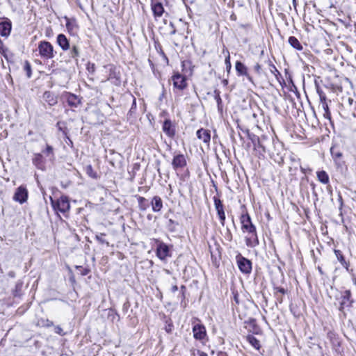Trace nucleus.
<instances>
[{
	"label": "nucleus",
	"mask_w": 356,
	"mask_h": 356,
	"mask_svg": "<svg viewBox=\"0 0 356 356\" xmlns=\"http://www.w3.org/2000/svg\"><path fill=\"white\" fill-rule=\"evenodd\" d=\"M156 243L157 244L156 250V256L161 261H166L168 257H171L169 246L159 239H156Z\"/></svg>",
	"instance_id": "obj_5"
},
{
	"label": "nucleus",
	"mask_w": 356,
	"mask_h": 356,
	"mask_svg": "<svg viewBox=\"0 0 356 356\" xmlns=\"http://www.w3.org/2000/svg\"><path fill=\"white\" fill-rule=\"evenodd\" d=\"M38 325L42 327H49L53 326L54 323L51 321L47 318H40L38 321Z\"/></svg>",
	"instance_id": "obj_32"
},
{
	"label": "nucleus",
	"mask_w": 356,
	"mask_h": 356,
	"mask_svg": "<svg viewBox=\"0 0 356 356\" xmlns=\"http://www.w3.org/2000/svg\"><path fill=\"white\" fill-rule=\"evenodd\" d=\"M214 93H215V99L217 102L218 106H220V105L222 103V99H221V97L220 96V92L218 91V90H215Z\"/></svg>",
	"instance_id": "obj_39"
},
{
	"label": "nucleus",
	"mask_w": 356,
	"mask_h": 356,
	"mask_svg": "<svg viewBox=\"0 0 356 356\" xmlns=\"http://www.w3.org/2000/svg\"><path fill=\"white\" fill-rule=\"evenodd\" d=\"M60 124H61V123H60V122H58L57 123V126L58 127V129H59L60 130H62V127H60Z\"/></svg>",
	"instance_id": "obj_55"
},
{
	"label": "nucleus",
	"mask_w": 356,
	"mask_h": 356,
	"mask_svg": "<svg viewBox=\"0 0 356 356\" xmlns=\"http://www.w3.org/2000/svg\"><path fill=\"white\" fill-rule=\"evenodd\" d=\"M165 272H166L168 274H170V270H165Z\"/></svg>",
	"instance_id": "obj_57"
},
{
	"label": "nucleus",
	"mask_w": 356,
	"mask_h": 356,
	"mask_svg": "<svg viewBox=\"0 0 356 356\" xmlns=\"http://www.w3.org/2000/svg\"><path fill=\"white\" fill-rule=\"evenodd\" d=\"M317 93L319 96L320 99V104L324 103V102H328L325 94L323 92V91L319 88H317ZM330 102V100L329 101Z\"/></svg>",
	"instance_id": "obj_34"
},
{
	"label": "nucleus",
	"mask_w": 356,
	"mask_h": 356,
	"mask_svg": "<svg viewBox=\"0 0 356 356\" xmlns=\"http://www.w3.org/2000/svg\"><path fill=\"white\" fill-rule=\"evenodd\" d=\"M89 272L88 270L87 269H84L83 271L81 273V275H86L88 274V273Z\"/></svg>",
	"instance_id": "obj_51"
},
{
	"label": "nucleus",
	"mask_w": 356,
	"mask_h": 356,
	"mask_svg": "<svg viewBox=\"0 0 356 356\" xmlns=\"http://www.w3.org/2000/svg\"><path fill=\"white\" fill-rule=\"evenodd\" d=\"M173 81V86L179 90H183L187 87V82L186 76L179 74L176 73L172 76Z\"/></svg>",
	"instance_id": "obj_9"
},
{
	"label": "nucleus",
	"mask_w": 356,
	"mask_h": 356,
	"mask_svg": "<svg viewBox=\"0 0 356 356\" xmlns=\"http://www.w3.org/2000/svg\"><path fill=\"white\" fill-rule=\"evenodd\" d=\"M226 53H227V56L225 57V65H226V70L228 72H229V71L231 70V68H232V64L230 62V54H229L228 49H226Z\"/></svg>",
	"instance_id": "obj_35"
},
{
	"label": "nucleus",
	"mask_w": 356,
	"mask_h": 356,
	"mask_svg": "<svg viewBox=\"0 0 356 356\" xmlns=\"http://www.w3.org/2000/svg\"><path fill=\"white\" fill-rule=\"evenodd\" d=\"M146 199L143 197L139 196L138 197V204L142 209H145V207L143 206V202H146Z\"/></svg>",
	"instance_id": "obj_40"
},
{
	"label": "nucleus",
	"mask_w": 356,
	"mask_h": 356,
	"mask_svg": "<svg viewBox=\"0 0 356 356\" xmlns=\"http://www.w3.org/2000/svg\"><path fill=\"white\" fill-rule=\"evenodd\" d=\"M1 120V118L0 117V120Z\"/></svg>",
	"instance_id": "obj_60"
},
{
	"label": "nucleus",
	"mask_w": 356,
	"mask_h": 356,
	"mask_svg": "<svg viewBox=\"0 0 356 356\" xmlns=\"http://www.w3.org/2000/svg\"><path fill=\"white\" fill-rule=\"evenodd\" d=\"M43 152L47 156L49 154H53V147L49 145H47L46 149L43 151Z\"/></svg>",
	"instance_id": "obj_42"
},
{
	"label": "nucleus",
	"mask_w": 356,
	"mask_h": 356,
	"mask_svg": "<svg viewBox=\"0 0 356 356\" xmlns=\"http://www.w3.org/2000/svg\"><path fill=\"white\" fill-rule=\"evenodd\" d=\"M57 43L63 51L70 49L69 40L64 34L60 33L57 36Z\"/></svg>",
	"instance_id": "obj_21"
},
{
	"label": "nucleus",
	"mask_w": 356,
	"mask_h": 356,
	"mask_svg": "<svg viewBox=\"0 0 356 356\" xmlns=\"http://www.w3.org/2000/svg\"><path fill=\"white\" fill-rule=\"evenodd\" d=\"M40 56L45 59H51L55 56L54 47L47 41H40L38 47Z\"/></svg>",
	"instance_id": "obj_2"
},
{
	"label": "nucleus",
	"mask_w": 356,
	"mask_h": 356,
	"mask_svg": "<svg viewBox=\"0 0 356 356\" xmlns=\"http://www.w3.org/2000/svg\"><path fill=\"white\" fill-rule=\"evenodd\" d=\"M163 132L170 138H173L175 135V127L172 121L167 119L164 121L162 127Z\"/></svg>",
	"instance_id": "obj_15"
},
{
	"label": "nucleus",
	"mask_w": 356,
	"mask_h": 356,
	"mask_svg": "<svg viewBox=\"0 0 356 356\" xmlns=\"http://www.w3.org/2000/svg\"><path fill=\"white\" fill-rule=\"evenodd\" d=\"M241 230L243 233L252 232L256 229L252 224L248 213L242 214L241 216Z\"/></svg>",
	"instance_id": "obj_7"
},
{
	"label": "nucleus",
	"mask_w": 356,
	"mask_h": 356,
	"mask_svg": "<svg viewBox=\"0 0 356 356\" xmlns=\"http://www.w3.org/2000/svg\"><path fill=\"white\" fill-rule=\"evenodd\" d=\"M186 286L184 285H182L180 288V293H181V298L182 300L185 298V291H186Z\"/></svg>",
	"instance_id": "obj_45"
},
{
	"label": "nucleus",
	"mask_w": 356,
	"mask_h": 356,
	"mask_svg": "<svg viewBox=\"0 0 356 356\" xmlns=\"http://www.w3.org/2000/svg\"><path fill=\"white\" fill-rule=\"evenodd\" d=\"M70 56L72 58L77 60V58L79 56V49L76 46H72V49L70 51Z\"/></svg>",
	"instance_id": "obj_33"
},
{
	"label": "nucleus",
	"mask_w": 356,
	"mask_h": 356,
	"mask_svg": "<svg viewBox=\"0 0 356 356\" xmlns=\"http://www.w3.org/2000/svg\"><path fill=\"white\" fill-rule=\"evenodd\" d=\"M273 291L277 301H279L281 303L282 302V297L280 296L279 293L284 295L286 293V291L283 287L277 286H273Z\"/></svg>",
	"instance_id": "obj_28"
},
{
	"label": "nucleus",
	"mask_w": 356,
	"mask_h": 356,
	"mask_svg": "<svg viewBox=\"0 0 356 356\" xmlns=\"http://www.w3.org/2000/svg\"><path fill=\"white\" fill-rule=\"evenodd\" d=\"M245 236V243L248 247L254 248L259 245V239L256 229L252 232H247Z\"/></svg>",
	"instance_id": "obj_14"
},
{
	"label": "nucleus",
	"mask_w": 356,
	"mask_h": 356,
	"mask_svg": "<svg viewBox=\"0 0 356 356\" xmlns=\"http://www.w3.org/2000/svg\"><path fill=\"white\" fill-rule=\"evenodd\" d=\"M28 199V191L25 186H19L13 195V200L20 204H23L26 202Z\"/></svg>",
	"instance_id": "obj_8"
},
{
	"label": "nucleus",
	"mask_w": 356,
	"mask_h": 356,
	"mask_svg": "<svg viewBox=\"0 0 356 356\" xmlns=\"http://www.w3.org/2000/svg\"><path fill=\"white\" fill-rule=\"evenodd\" d=\"M236 259L241 272L246 275L250 274L252 271V262L241 254H238Z\"/></svg>",
	"instance_id": "obj_6"
},
{
	"label": "nucleus",
	"mask_w": 356,
	"mask_h": 356,
	"mask_svg": "<svg viewBox=\"0 0 356 356\" xmlns=\"http://www.w3.org/2000/svg\"><path fill=\"white\" fill-rule=\"evenodd\" d=\"M33 163L38 168L43 170L44 168V161L41 154H35L33 159Z\"/></svg>",
	"instance_id": "obj_23"
},
{
	"label": "nucleus",
	"mask_w": 356,
	"mask_h": 356,
	"mask_svg": "<svg viewBox=\"0 0 356 356\" xmlns=\"http://www.w3.org/2000/svg\"><path fill=\"white\" fill-rule=\"evenodd\" d=\"M177 290H178V287H177V284H173V285L172 286V288H171V291H172V293H175V292H176Z\"/></svg>",
	"instance_id": "obj_48"
},
{
	"label": "nucleus",
	"mask_w": 356,
	"mask_h": 356,
	"mask_svg": "<svg viewBox=\"0 0 356 356\" xmlns=\"http://www.w3.org/2000/svg\"><path fill=\"white\" fill-rule=\"evenodd\" d=\"M270 66V72L272 74H273L277 78L278 76H281L280 72L277 70V69L273 64H272Z\"/></svg>",
	"instance_id": "obj_38"
},
{
	"label": "nucleus",
	"mask_w": 356,
	"mask_h": 356,
	"mask_svg": "<svg viewBox=\"0 0 356 356\" xmlns=\"http://www.w3.org/2000/svg\"><path fill=\"white\" fill-rule=\"evenodd\" d=\"M293 6L295 10H296L297 8V0H292Z\"/></svg>",
	"instance_id": "obj_50"
},
{
	"label": "nucleus",
	"mask_w": 356,
	"mask_h": 356,
	"mask_svg": "<svg viewBox=\"0 0 356 356\" xmlns=\"http://www.w3.org/2000/svg\"><path fill=\"white\" fill-rule=\"evenodd\" d=\"M330 152L334 160L340 159L343 155L342 152L335 146L331 147Z\"/></svg>",
	"instance_id": "obj_30"
},
{
	"label": "nucleus",
	"mask_w": 356,
	"mask_h": 356,
	"mask_svg": "<svg viewBox=\"0 0 356 356\" xmlns=\"http://www.w3.org/2000/svg\"><path fill=\"white\" fill-rule=\"evenodd\" d=\"M246 339L255 349L259 350L260 348L259 341L253 335H248Z\"/></svg>",
	"instance_id": "obj_29"
},
{
	"label": "nucleus",
	"mask_w": 356,
	"mask_h": 356,
	"mask_svg": "<svg viewBox=\"0 0 356 356\" xmlns=\"http://www.w3.org/2000/svg\"><path fill=\"white\" fill-rule=\"evenodd\" d=\"M51 202L54 210L59 211L63 213H65L69 211L70 209V204L69 199L65 195H62L57 200H54L52 197H50Z\"/></svg>",
	"instance_id": "obj_1"
},
{
	"label": "nucleus",
	"mask_w": 356,
	"mask_h": 356,
	"mask_svg": "<svg viewBox=\"0 0 356 356\" xmlns=\"http://www.w3.org/2000/svg\"><path fill=\"white\" fill-rule=\"evenodd\" d=\"M19 286H20L19 284L16 285V287L18 288Z\"/></svg>",
	"instance_id": "obj_59"
},
{
	"label": "nucleus",
	"mask_w": 356,
	"mask_h": 356,
	"mask_svg": "<svg viewBox=\"0 0 356 356\" xmlns=\"http://www.w3.org/2000/svg\"><path fill=\"white\" fill-rule=\"evenodd\" d=\"M42 98L49 106H54L58 102L57 96L50 91L44 92Z\"/></svg>",
	"instance_id": "obj_19"
},
{
	"label": "nucleus",
	"mask_w": 356,
	"mask_h": 356,
	"mask_svg": "<svg viewBox=\"0 0 356 356\" xmlns=\"http://www.w3.org/2000/svg\"><path fill=\"white\" fill-rule=\"evenodd\" d=\"M289 43L291 47L298 51H301L303 49L299 40L294 36H290L289 38Z\"/></svg>",
	"instance_id": "obj_27"
},
{
	"label": "nucleus",
	"mask_w": 356,
	"mask_h": 356,
	"mask_svg": "<svg viewBox=\"0 0 356 356\" xmlns=\"http://www.w3.org/2000/svg\"><path fill=\"white\" fill-rule=\"evenodd\" d=\"M177 225V223L175 220H172V219H170V220H168V227H169V229H170L171 232H173V231L175 230V227H174V225Z\"/></svg>",
	"instance_id": "obj_41"
},
{
	"label": "nucleus",
	"mask_w": 356,
	"mask_h": 356,
	"mask_svg": "<svg viewBox=\"0 0 356 356\" xmlns=\"http://www.w3.org/2000/svg\"><path fill=\"white\" fill-rule=\"evenodd\" d=\"M197 137L204 143H209L211 140L210 131L204 129H200L197 131Z\"/></svg>",
	"instance_id": "obj_20"
},
{
	"label": "nucleus",
	"mask_w": 356,
	"mask_h": 356,
	"mask_svg": "<svg viewBox=\"0 0 356 356\" xmlns=\"http://www.w3.org/2000/svg\"><path fill=\"white\" fill-rule=\"evenodd\" d=\"M187 162L186 157L182 154H178L174 156L172 165L175 170H177L179 168H183L186 166Z\"/></svg>",
	"instance_id": "obj_13"
},
{
	"label": "nucleus",
	"mask_w": 356,
	"mask_h": 356,
	"mask_svg": "<svg viewBox=\"0 0 356 356\" xmlns=\"http://www.w3.org/2000/svg\"><path fill=\"white\" fill-rule=\"evenodd\" d=\"M252 141L254 145V150L257 152L259 156H264L266 152V147L261 141L260 138L254 136V138H252Z\"/></svg>",
	"instance_id": "obj_18"
},
{
	"label": "nucleus",
	"mask_w": 356,
	"mask_h": 356,
	"mask_svg": "<svg viewBox=\"0 0 356 356\" xmlns=\"http://www.w3.org/2000/svg\"><path fill=\"white\" fill-rule=\"evenodd\" d=\"M316 175H317L318 179L320 182H321L322 184H327L329 183V181H330L329 176L325 171H324V170L318 171L316 172Z\"/></svg>",
	"instance_id": "obj_26"
},
{
	"label": "nucleus",
	"mask_w": 356,
	"mask_h": 356,
	"mask_svg": "<svg viewBox=\"0 0 356 356\" xmlns=\"http://www.w3.org/2000/svg\"><path fill=\"white\" fill-rule=\"evenodd\" d=\"M213 199L217 214L220 221V224L224 226L225 222V213L224 211L223 204L221 200L216 196H214Z\"/></svg>",
	"instance_id": "obj_11"
},
{
	"label": "nucleus",
	"mask_w": 356,
	"mask_h": 356,
	"mask_svg": "<svg viewBox=\"0 0 356 356\" xmlns=\"http://www.w3.org/2000/svg\"><path fill=\"white\" fill-rule=\"evenodd\" d=\"M318 272H319L321 275H323V270H322L321 267L318 266Z\"/></svg>",
	"instance_id": "obj_52"
},
{
	"label": "nucleus",
	"mask_w": 356,
	"mask_h": 356,
	"mask_svg": "<svg viewBox=\"0 0 356 356\" xmlns=\"http://www.w3.org/2000/svg\"><path fill=\"white\" fill-rule=\"evenodd\" d=\"M234 300L236 301V303H238V296H237V295H235V296H234Z\"/></svg>",
	"instance_id": "obj_53"
},
{
	"label": "nucleus",
	"mask_w": 356,
	"mask_h": 356,
	"mask_svg": "<svg viewBox=\"0 0 356 356\" xmlns=\"http://www.w3.org/2000/svg\"><path fill=\"white\" fill-rule=\"evenodd\" d=\"M152 210L154 212H159L163 208V202L159 196H154L152 200Z\"/></svg>",
	"instance_id": "obj_22"
},
{
	"label": "nucleus",
	"mask_w": 356,
	"mask_h": 356,
	"mask_svg": "<svg viewBox=\"0 0 356 356\" xmlns=\"http://www.w3.org/2000/svg\"><path fill=\"white\" fill-rule=\"evenodd\" d=\"M197 354H198V356H208L207 353H205L204 352L200 351V350L197 351Z\"/></svg>",
	"instance_id": "obj_49"
},
{
	"label": "nucleus",
	"mask_w": 356,
	"mask_h": 356,
	"mask_svg": "<svg viewBox=\"0 0 356 356\" xmlns=\"http://www.w3.org/2000/svg\"><path fill=\"white\" fill-rule=\"evenodd\" d=\"M11 22L8 19L0 22V35L3 37L8 36L11 31Z\"/></svg>",
	"instance_id": "obj_17"
},
{
	"label": "nucleus",
	"mask_w": 356,
	"mask_h": 356,
	"mask_svg": "<svg viewBox=\"0 0 356 356\" xmlns=\"http://www.w3.org/2000/svg\"><path fill=\"white\" fill-rule=\"evenodd\" d=\"M334 254L338 261L341 263V266L344 267L346 270H348L349 264L345 260V258L341 251L339 250H334Z\"/></svg>",
	"instance_id": "obj_25"
},
{
	"label": "nucleus",
	"mask_w": 356,
	"mask_h": 356,
	"mask_svg": "<svg viewBox=\"0 0 356 356\" xmlns=\"http://www.w3.org/2000/svg\"><path fill=\"white\" fill-rule=\"evenodd\" d=\"M336 299L339 302V309L341 312H343L345 309L350 307L353 302V300L351 299V292L350 290L341 291L339 293V296Z\"/></svg>",
	"instance_id": "obj_3"
},
{
	"label": "nucleus",
	"mask_w": 356,
	"mask_h": 356,
	"mask_svg": "<svg viewBox=\"0 0 356 356\" xmlns=\"http://www.w3.org/2000/svg\"><path fill=\"white\" fill-rule=\"evenodd\" d=\"M166 331L168 332H171V326L170 325H169V327L166 328Z\"/></svg>",
	"instance_id": "obj_54"
},
{
	"label": "nucleus",
	"mask_w": 356,
	"mask_h": 356,
	"mask_svg": "<svg viewBox=\"0 0 356 356\" xmlns=\"http://www.w3.org/2000/svg\"><path fill=\"white\" fill-rule=\"evenodd\" d=\"M235 68L238 76H245L250 81H252V77L248 72L247 67L241 61H236Z\"/></svg>",
	"instance_id": "obj_16"
},
{
	"label": "nucleus",
	"mask_w": 356,
	"mask_h": 356,
	"mask_svg": "<svg viewBox=\"0 0 356 356\" xmlns=\"http://www.w3.org/2000/svg\"><path fill=\"white\" fill-rule=\"evenodd\" d=\"M55 332L60 336L65 335V333L63 332L62 327H60L59 325L55 327Z\"/></svg>",
	"instance_id": "obj_43"
},
{
	"label": "nucleus",
	"mask_w": 356,
	"mask_h": 356,
	"mask_svg": "<svg viewBox=\"0 0 356 356\" xmlns=\"http://www.w3.org/2000/svg\"><path fill=\"white\" fill-rule=\"evenodd\" d=\"M86 174L92 179H97L98 175L97 172L93 170L91 165H88L85 168Z\"/></svg>",
	"instance_id": "obj_31"
},
{
	"label": "nucleus",
	"mask_w": 356,
	"mask_h": 356,
	"mask_svg": "<svg viewBox=\"0 0 356 356\" xmlns=\"http://www.w3.org/2000/svg\"><path fill=\"white\" fill-rule=\"evenodd\" d=\"M224 83H226V84H227V80H225V81H224Z\"/></svg>",
	"instance_id": "obj_58"
},
{
	"label": "nucleus",
	"mask_w": 356,
	"mask_h": 356,
	"mask_svg": "<svg viewBox=\"0 0 356 356\" xmlns=\"http://www.w3.org/2000/svg\"><path fill=\"white\" fill-rule=\"evenodd\" d=\"M136 108V99H134L133 100V103H132V105H131V109H130V112H134Z\"/></svg>",
	"instance_id": "obj_47"
},
{
	"label": "nucleus",
	"mask_w": 356,
	"mask_h": 356,
	"mask_svg": "<svg viewBox=\"0 0 356 356\" xmlns=\"http://www.w3.org/2000/svg\"><path fill=\"white\" fill-rule=\"evenodd\" d=\"M254 71L257 73V74H260L261 73V65L259 64V63H257L254 66Z\"/></svg>",
	"instance_id": "obj_46"
},
{
	"label": "nucleus",
	"mask_w": 356,
	"mask_h": 356,
	"mask_svg": "<svg viewBox=\"0 0 356 356\" xmlns=\"http://www.w3.org/2000/svg\"><path fill=\"white\" fill-rule=\"evenodd\" d=\"M63 98L67 102L68 106L72 108H76L81 104V99L72 93L65 92L63 95Z\"/></svg>",
	"instance_id": "obj_12"
},
{
	"label": "nucleus",
	"mask_w": 356,
	"mask_h": 356,
	"mask_svg": "<svg viewBox=\"0 0 356 356\" xmlns=\"http://www.w3.org/2000/svg\"><path fill=\"white\" fill-rule=\"evenodd\" d=\"M105 236V234L104 233H100L99 234H97L95 236V238L97 239V241L101 243V244H106L107 246L109 245V243L108 241H106L104 238V236Z\"/></svg>",
	"instance_id": "obj_36"
},
{
	"label": "nucleus",
	"mask_w": 356,
	"mask_h": 356,
	"mask_svg": "<svg viewBox=\"0 0 356 356\" xmlns=\"http://www.w3.org/2000/svg\"><path fill=\"white\" fill-rule=\"evenodd\" d=\"M226 49H227L226 48L223 49V50H222V53H223V54H227V53H226Z\"/></svg>",
	"instance_id": "obj_56"
},
{
	"label": "nucleus",
	"mask_w": 356,
	"mask_h": 356,
	"mask_svg": "<svg viewBox=\"0 0 356 356\" xmlns=\"http://www.w3.org/2000/svg\"><path fill=\"white\" fill-rule=\"evenodd\" d=\"M24 70L26 72L28 78L31 76V66L29 61H25L24 65Z\"/></svg>",
	"instance_id": "obj_37"
},
{
	"label": "nucleus",
	"mask_w": 356,
	"mask_h": 356,
	"mask_svg": "<svg viewBox=\"0 0 356 356\" xmlns=\"http://www.w3.org/2000/svg\"><path fill=\"white\" fill-rule=\"evenodd\" d=\"M151 9L156 19L162 17L165 12L162 3L159 0H151Z\"/></svg>",
	"instance_id": "obj_10"
},
{
	"label": "nucleus",
	"mask_w": 356,
	"mask_h": 356,
	"mask_svg": "<svg viewBox=\"0 0 356 356\" xmlns=\"http://www.w3.org/2000/svg\"><path fill=\"white\" fill-rule=\"evenodd\" d=\"M319 108L323 111V117L331 122V113L329 109L328 102L320 104Z\"/></svg>",
	"instance_id": "obj_24"
},
{
	"label": "nucleus",
	"mask_w": 356,
	"mask_h": 356,
	"mask_svg": "<svg viewBox=\"0 0 356 356\" xmlns=\"http://www.w3.org/2000/svg\"><path fill=\"white\" fill-rule=\"evenodd\" d=\"M193 334L196 340L202 341L207 337L205 326L200 323V320L195 318L193 320Z\"/></svg>",
	"instance_id": "obj_4"
},
{
	"label": "nucleus",
	"mask_w": 356,
	"mask_h": 356,
	"mask_svg": "<svg viewBox=\"0 0 356 356\" xmlns=\"http://www.w3.org/2000/svg\"><path fill=\"white\" fill-rule=\"evenodd\" d=\"M73 26H74V23L72 22H71L69 19H67V22H66L67 29L69 31H71V30H72Z\"/></svg>",
	"instance_id": "obj_44"
}]
</instances>
